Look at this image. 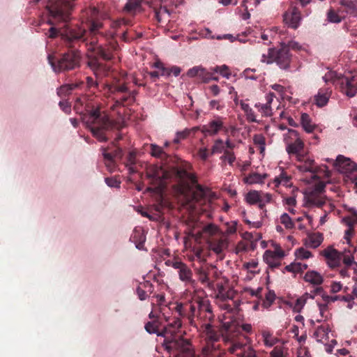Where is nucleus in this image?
I'll use <instances>...</instances> for the list:
<instances>
[{"label":"nucleus","instance_id":"obj_39","mask_svg":"<svg viewBox=\"0 0 357 357\" xmlns=\"http://www.w3.org/2000/svg\"><path fill=\"white\" fill-rule=\"evenodd\" d=\"M356 248H354L353 250H345L344 252H342V260L347 268L351 267L352 264H354V257L352 255V252H356Z\"/></svg>","mask_w":357,"mask_h":357},{"label":"nucleus","instance_id":"obj_10","mask_svg":"<svg viewBox=\"0 0 357 357\" xmlns=\"http://www.w3.org/2000/svg\"><path fill=\"white\" fill-rule=\"evenodd\" d=\"M236 295L237 292L231 288L227 289L222 285L218 287L216 299L220 307L227 312H231L234 308H237L240 302L235 300Z\"/></svg>","mask_w":357,"mask_h":357},{"label":"nucleus","instance_id":"obj_12","mask_svg":"<svg viewBox=\"0 0 357 357\" xmlns=\"http://www.w3.org/2000/svg\"><path fill=\"white\" fill-rule=\"evenodd\" d=\"M165 264L177 271L180 280L187 284L194 283L195 280L192 278V271L190 268L179 258H174L168 259Z\"/></svg>","mask_w":357,"mask_h":357},{"label":"nucleus","instance_id":"obj_20","mask_svg":"<svg viewBox=\"0 0 357 357\" xmlns=\"http://www.w3.org/2000/svg\"><path fill=\"white\" fill-rule=\"evenodd\" d=\"M147 176L159 185L169 178V173L161 167L151 166L147 169Z\"/></svg>","mask_w":357,"mask_h":357},{"label":"nucleus","instance_id":"obj_48","mask_svg":"<svg viewBox=\"0 0 357 357\" xmlns=\"http://www.w3.org/2000/svg\"><path fill=\"white\" fill-rule=\"evenodd\" d=\"M261 195L257 191H250L247 194L246 200L250 204H256L260 202Z\"/></svg>","mask_w":357,"mask_h":357},{"label":"nucleus","instance_id":"obj_17","mask_svg":"<svg viewBox=\"0 0 357 357\" xmlns=\"http://www.w3.org/2000/svg\"><path fill=\"white\" fill-rule=\"evenodd\" d=\"M348 212L350 215L344 217L342 222L349 227L344 232V238L348 243H350L351 237L354 234V226L357 223V210L354 208H349Z\"/></svg>","mask_w":357,"mask_h":357},{"label":"nucleus","instance_id":"obj_50","mask_svg":"<svg viewBox=\"0 0 357 357\" xmlns=\"http://www.w3.org/2000/svg\"><path fill=\"white\" fill-rule=\"evenodd\" d=\"M323 237L321 234H314L309 237L310 247L316 248L322 243Z\"/></svg>","mask_w":357,"mask_h":357},{"label":"nucleus","instance_id":"obj_18","mask_svg":"<svg viewBox=\"0 0 357 357\" xmlns=\"http://www.w3.org/2000/svg\"><path fill=\"white\" fill-rule=\"evenodd\" d=\"M189 77H197V79L202 82H208L210 80H218V77L213 75L212 72H208L202 66H195L189 69L187 72Z\"/></svg>","mask_w":357,"mask_h":357},{"label":"nucleus","instance_id":"obj_56","mask_svg":"<svg viewBox=\"0 0 357 357\" xmlns=\"http://www.w3.org/2000/svg\"><path fill=\"white\" fill-rule=\"evenodd\" d=\"M295 255L298 259H305L310 258L312 256V254L305 248H300L296 250Z\"/></svg>","mask_w":357,"mask_h":357},{"label":"nucleus","instance_id":"obj_43","mask_svg":"<svg viewBox=\"0 0 357 357\" xmlns=\"http://www.w3.org/2000/svg\"><path fill=\"white\" fill-rule=\"evenodd\" d=\"M340 13L337 11L336 12L333 9L328 10L327 13V20L328 22L332 23H340L342 22V19L345 17L344 15H340L339 14Z\"/></svg>","mask_w":357,"mask_h":357},{"label":"nucleus","instance_id":"obj_16","mask_svg":"<svg viewBox=\"0 0 357 357\" xmlns=\"http://www.w3.org/2000/svg\"><path fill=\"white\" fill-rule=\"evenodd\" d=\"M284 23L290 28L296 29L298 27L301 20V11L295 6H291L283 15Z\"/></svg>","mask_w":357,"mask_h":357},{"label":"nucleus","instance_id":"obj_25","mask_svg":"<svg viewBox=\"0 0 357 357\" xmlns=\"http://www.w3.org/2000/svg\"><path fill=\"white\" fill-rule=\"evenodd\" d=\"M305 206L311 207L316 206L317 207H321L325 203L326 200L320 194L317 192H310L309 194L305 195Z\"/></svg>","mask_w":357,"mask_h":357},{"label":"nucleus","instance_id":"obj_6","mask_svg":"<svg viewBox=\"0 0 357 357\" xmlns=\"http://www.w3.org/2000/svg\"><path fill=\"white\" fill-rule=\"evenodd\" d=\"M261 61L267 64L275 63L282 70H289L291 61V54L285 45L279 49L269 48L267 54H263Z\"/></svg>","mask_w":357,"mask_h":357},{"label":"nucleus","instance_id":"obj_46","mask_svg":"<svg viewBox=\"0 0 357 357\" xmlns=\"http://www.w3.org/2000/svg\"><path fill=\"white\" fill-rule=\"evenodd\" d=\"M203 231L204 234L211 236V238L222 235L220 232L218 227L214 224H208L206 225L203 229Z\"/></svg>","mask_w":357,"mask_h":357},{"label":"nucleus","instance_id":"obj_14","mask_svg":"<svg viewBox=\"0 0 357 357\" xmlns=\"http://www.w3.org/2000/svg\"><path fill=\"white\" fill-rule=\"evenodd\" d=\"M192 169V165L186 162L181 161L179 165L172 168V172L181 183L190 181L192 183H197V178L194 174L190 171Z\"/></svg>","mask_w":357,"mask_h":357},{"label":"nucleus","instance_id":"obj_37","mask_svg":"<svg viewBox=\"0 0 357 357\" xmlns=\"http://www.w3.org/2000/svg\"><path fill=\"white\" fill-rule=\"evenodd\" d=\"M205 192L203 188L200 185H197L195 188V190L192 193V202L191 206L194 204V203H198L202 201L205 197Z\"/></svg>","mask_w":357,"mask_h":357},{"label":"nucleus","instance_id":"obj_40","mask_svg":"<svg viewBox=\"0 0 357 357\" xmlns=\"http://www.w3.org/2000/svg\"><path fill=\"white\" fill-rule=\"evenodd\" d=\"M322 298H323L324 301L326 302V303L335 302V301H337V300L344 301L345 302H351V301L354 300V296H350L349 294L347 295V296H331L328 295L324 294L322 296Z\"/></svg>","mask_w":357,"mask_h":357},{"label":"nucleus","instance_id":"obj_27","mask_svg":"<svg viewBox=\"0 0 357 357\" xmlns=\"http://www.w3.org/2000/svg\"><path fill=\"white\" fill-rule=\"evenodd\" d=\"M214 269L215 267L211 266H202L197 270L199 280L202 284H206L209 287L212 282L211 280V274L213 273Z\"/></svg>","mask_w":357,"mask_h":357},{"label":"nucleus","instance_id":"obj_8","mask_svg":"<svg viewBox=\"0 0 357 357\" xmlns=\"http://www.w3.org/2000/svg\"><path fill=\"white\" fill-rule=\"evenodd\" d=\"M105 90L109 94H115L116 93H125L121 98L115 99L114 103L110 106V109L112 111H117L119 107L125 106L127 102L130 103L135 100V92L130 91L125 84H118L112 83L107 84Z\"/></svg>","mask_w":357,"mask_h":357},{"label":"nucleus","instance_id":"obj_7","mask_svg":"<svg viewBox=\"0 0 357 357\" xmlns=\"http://www.w3.org/2000/svg\"><path fill=\"white\" fill-rule=\"evenodd\" d=\"M296 160L300 162L297 165V169L303 172H310L313 174V179H320L321 177L329 178L331 172L326 165L317 166L314 160L310 158L307 154L303 153V158H297Z\"/></svg>","mask_w":357,"mask_h":357},{"label":"nucleus","instance_id":"obj_58","mask_svg":"<svg viewBox=\"0 0 357 357\" xmlns=\"http://www.w3.org/2000/svg\"><path fill=\"white\" fill-rule=\"evenodd\" d=\"M154 66L160 72V76H169L170 75V72L169 70V68H165L162 63L156 62L154 63Z\"/></svg>","mask_w":357,"mask_h":357},{"label":"nucleus","instance_id":"obj_34","mask_svg":"<svg viewBox=\"0 0 357 357\" xmlns=\"http://www.w3.org/2000/svg\"><path fill=\"white\" fill-rule=\"evenodd\" d=\"M264 260L268 265L269 267L274 268L280 266L281 263L280 259L273 256L272 250H266L264 254Z\"/></svg>","mask_w":357,"mask_h":357},{"label":"nucleus","instance_id":"obj_21","mask_svg":"<svg viewBox=\"0 0 357 357\" xmlns=\"http://www.w3.org/2000/svg\"><path fill=\"white\" fill-rule=\"evenodd\" d=\"M222 129H227L224 126V123L222 121V117L216 116L213 120L210 121L207 125H205L202 128V132L206 135H215L219 131Z\"/></svg>","mask_w":357,"mask_h":357},{"label":"nucleus","instance_id":"obj_57","mask_svg":"<svg viewBox=\"0 0 357 357\" xmlns=\"http://www.w3.org/2000/svg\"><path fill=\"white\" fill-rule=\"evenodd\" d=\"M211 70L215 73H218L221 75H222L223 77H226L227 78H229V77L231 75L229 68L226 65L216 66L214 68H211Z\"/></svg>","mask_w":357,"mask_h":357},{"label":"nucleus","instance_id":"obj_49","mask_svg":"<svg viewBox=\"0 0 357 357\" xmlns=\"http://www.w3.org/2000/svg\"><path fill=\"white\" fill-rule=\"evenodd\" d=\"M222 161H227L229 165L232 166L236 160V156L232 151L225 149L223 155L220 157Z\"/></svg>","mask_w":357,"mask_h":357},{"label":"nucleus","instance_id":"obj_60","mask_svg":"<svg viewBox=\"0 0 357 357\" xmlns=\"http://www.w3.org/2000/svg\"><path fill=\"white\" fill-rule=\"evenodd\" d=\"M225 226H226L225 232L227 234H233L236 232V226H237L236 221H231L230 222H227L225 224Z\"/></svg>","mask_w":357,"mask_h":357},{"label":"nucleus","instance_id":"obj_13","mask_svg":"<svg viewBox=\"0 0 357 357\" xmlns=\"http://www.w3.org/2000/svg\"><path fill=\"white\" fill-rule=\"evenodd\" d=\"M122 139L121 134L119 133L113 142L115 149L109 151V148H102V155L105 164L109 172H114L116 169V159H121L123 155V151L120 147L116 146V143Z\"/></svg>","mask_w":357,"mask_h":357},{"label":"nucleus","instance_id":"obj_61","mask_svg":"<svg viewBox=\"0 0 357 357\" xmlns=\"http://www.w3.org/2000/svg\"><path fill=\"white\" fill-rule=\"evenodd\" d=\"M275 298V294L273 291H268L266 294V301L264 302L265 306H270Z\"/></svg>","mask_w":357,"mask_h":357},{"label":"nucleus","instance_id":"obj_11","mask_svg":"<svg viewBox=\"0 0 357 357\" xmlns=\"http://www.w3.org/2000/svg\"><path fill=\"white\" fill-rule=\"evenodd\" d=\"M333 165L338 170L346 174L353 183L357 185V165L352 162L349 158H347L342 155L337 157Z\"/></svg>","mask_w":357,"mask_h":357},{"label":"nucleus","instance_id":"obj_38","mask_svg":"<svg viewBox=\"0 0 357 357\" xmlns=\"http://www.w3.org/2000/svg\"><path fill=\"white\" fill-rule=\"evenodd\" d=\"M151 154L152 156L161 160H166L168 158V155L162 147L153 144H151Z\"/></svg>","mask_w":357,"mask_h":357},{"label":"nucleus","instance_id":"obj_19","mask_svg":"<svg viewBox=\"0 0 357 357\" xmlns=\"http://www.w3.org/2000/svg\"><path fill=\"white\" fill-rule=\"evenodd\" d=\"M341 91L349 97H354L357 93V79L354 77H343L339 79Z\"/></svg>","mask_w":357,"mask_h":357},{"label":"nucleus","instance_id":"obj_59","mask_svg":"<svg viewBox=\"0 0 357 357\" xmlns=\"http://www.w3.org/2000/svg\"><path fill=\"white\" fill-rule=\"evenodd\" d=\"M105 181L106 184L111 188H120L121 181L115 177H107Z\"/></svg>","mask_w":357,"mask_h":357},{"label":"nucleus","instance_id":"obj_42","mask_svg":"<svg viewBox=\"0 0 357 357\" xmlns=\"http://www.w3.org/2000/svg\"><path fill=\"white\" fill-rule=\"evenodd\" d=\"M169 10L166 7H160L155 10V17L158 22H161L163 20L169 21Z\"/></svg>","mask_w":357,"mask_h":357},{"label":"nucleus","instance_id":"obj_30","mask_svg":"<svg viewBox=\"0 0 357 357\" xmlns=\"http://www.w3.org/2000/svg\"><path fill=\"white\" fill-rule=\"evenodd\" d=\"M273 102V95L269 94L266 96V103H257L255 107L258 109L259 112H260L263 116H272V108L271 106V102Z\"/></svg>","mask_w":357,"mask_h":357},{"label":"nucleus","instance_id":"obj_2","mask_svg":"<svg viewBox=\"0 0 357 357\" xmlns=\"http://www.w3.org/2000/svg\"><path fill=\"white\" fill-rule=\"evenodd\" d=\"M79 103L84 105V111L87 114L84 119L87 127L93 136L99 142H106L108 139L107 132L119 130V125L111 120L106 114L100 112L97 102L90 100L86 97L79 98L76 100L75 108Z\"/></svg>","mask_w":357,"mask_h":357},{"label":"nucleus","instance_id":"obj_62","mask_svg":"<svg viewBox=\"0 0 357 357\" xmlns=\"http://www.w3.org/2000/svg\"><path fill=\"white\" fill-rule=\"evenodd\" d=\"M138 6L139 5L136 1H129L126 3L124 6V10L129 13L132 12L136 10Z\"/></svg>","mask_w":357,"mask_h":357},{"label":"nucleus","instance_id":"obj_5","mask_svg":"<svg viewBox=\"0 0 357 357\" xmlns=\"http://www.w3.org/2000/svg\"><path fill=\"white\" fill-rule=\"evenodd\" d=\"M80 52L77 50H69L61 54L54 60L52 56H48V61L53 70L56 73L70 71L79 68L81 61Z\"/></svg>","mask_w":357,"mask_h":357},{"label":"nucleus","instance_id":"obj_26","mask_svg":"<svg viewBox=\"0 0 357 357\" xmlns=\"http://www.w3.org/2000/svg\"><path fill=\"white\" fill-rule=\"evenodd\" d=\"M200 328L202 331L208 344L218 342L220 338L219 332L214 329L211 324L201 327Z\"/></svg>","mask_w":357,"mask_h":357},{"label":"nucleus","instance_id":"obj_15","mask_svg":"<svg viewBox=\"0 0 357 357\" xmlns=\"http://www.w3.org/2000/svg\"><path fill=\"white\" fill-rule=\"evenodd\" d=\"M227 349L239 357H258L256 351L250 345L243 344L236 340L227 341Z\"/></svg>","mask_w":357,"mask_h":357},{"label":"nucleus","instance_id":"obj_31","mask_svg":"<svg viewBox=\"0 0 357 357\" xmlns=\"http://www.w3.org/2000/svg\"><path fill=\"white\" fill-rule=\"evenodd\" d=\"M82 84H84V82L82 81L77 83L63 84L57 89V94L61 98L65 97L69 95L73 90L80 87Z\"/></svg>","mask_w":357,"mask_h":357},{"label":"nucleus","instance_id":"obj_24","mask_svg":"<svg viewBox=\"0 0 357 357\" xmlns=\"http://www.w3.org/2000/svg\"><path fill=\"white\" fill-rule=\"evenodd\" d=\"M228 242L223 235L212 237L208 240L209 249L217 255L221 254L227 248Z\"/></svg>","mask_w":357,"mask_h":357},{"label":"nucleus","instance_id":"obj_3","mask_svg":"<svg viewBox=\"0 0 357 357\" xmlns=\"http://www.w3.org/2000/svg\"><path fill=\"white\" fill-rule=\"evenodd\" d=\"M175 310L197 328L211 324L215 317L211 302L206 297L195 296L190 301L178 303Z\"/></svg>","mask_w":357,"mask_h":357},{"label":"nucleus","instance_id":"obj_33","mask_svg":"<svg viewBox=\"0 0 357 357\" xmlns=\"http://www.w3.org/2000/svg\"><path fill=\"white\" fill-rule=\"evenodd\" d=\"M132 241L135 243V246L139 250H144V243L146 241V236L140 230L135 229L131 236Z\"/></svg>","mask_w":357,"mask_h":357},{"label":"nucleus","instance_id":"obj_9","mask_svg":"<svg viewBox=\"0 0 357 357\" xmlns=\"http://www.w3.org/2000/svg\"><path fill=\"white\" fill-rule=\"evenodd\" d=\"M284 141L289 155H294L296 158H303L305 144L298 131L288 129V132L284 135Z\"/></svg>","mask_w":357,"mask_h":357},{"label":"nucleus","instance_id":"obj_36","mask_svg":"<svg viewBox=\"0 0 357 357\" xmlns=\"http://www.w3.org/2000/svg\"><path fill=\"white\" fill-rule=\"evenodd\" d=\"M301 123L303 128L308 133L312 132L315 128V125L312 123L311 118L306 113L301 114Z\"/></svg>","mask_w":357,"mask_h":357},{"label":"nucleus","instance_id":"obj_35","mask_svg":"<svg viewBox=\"0 0 357 357\" xmlns=\"http://www.w3.org/2000/svg\"><path fill=\"white\" fill-rule=\"evenodd\" d=\"M291 177L289 176L285 172L282 171L279 176H275L273 180V183L275 187L280 185H282L286 187L291 185Z\"/></svg>","mask_w":357,"mask_h":357},{"label":"nucleus","instance_id":"obj_64","mask_svg":"<svg viewBox=\"0 0 357 357\" xmlns=\"http://www.w3.org/2000/svg\"><path fill=\"white\" fill-rule=\"evenodd\" d=\"M247 120L250 122H257L258 121L256 119V116L255 114V112L252 110V109L250 107L249 110L245 113Z\"/></svg>","mask_w":357,"mask_h":357},{"label":"nucleus","instance_id":"obj_32","mask_svg":"<svg viewBox=\"0 0 357 357\" xmlns=\"http://www.w3.org/2000/svg\"><path fill=\"white\" fill-rule=\"evenodd\" d=\"M305 282H310L314 285H319L322 284L324 279L323 277L317 271H307L304 277Z\"/></svg>","mask_w":357,"mask_h":357},{"label":"nucleus","instance_id":"obj_51","mask_svg":"<svg viewBox=\"0 0 357 357\" xmlns=\"http://www.w3.org/2000/svg\"><path fill=\"white\" fill-rule=\"evenodd\" d=\"M158 327L159 324L157 321H149L145 324V329L150 334L156 333L158 335V333H161L159 331Z\"/></svg>","mask_w":357,"mask_h":357},{"label":"nucleus","instance_id":"obj_45","mask_svg":"<svg viewBox=\"0 0 357 357\" xmlns=\"http://www.w3.org/2000/svg\"><path fill=\"white\" fill-rule=\"evenodd\" d=\"M261 335L266 347H271L278 342V340L273 337L272 333L268 331H263Z\"/></svg>","mask_w":357,"mask_h":357},{"label":"nucleus","instance_id":"obj_22","mask_svg":"<svg viewBox=\"0 0 357 357\" xmlns=\"http://www.w3.org/2000/svg\"><path fill=\"white\" fill-rule=\"evenodd\" d=\"M338 12L341 15L357 17V0H340Z\"/></svg>","mask_w":357,"mask_h":357},{"label":"nucleus","instance_id":"obj_44","mask_svg":"<svg viewBox=\"0 0 357 357\" xmlns=\"http://www.w3.org/2000/svg\"><path fill=\"white\" fill-rule=\"evenodd\" d=\"M328 328L320 326H318L314 333V337L316 338L317 342H321L324 339L328 337Z\"/></svg>","mask_w":357,"mask_h":357},{"label":"nucleus","instance_id":"obj_47","mask_svg":"<svg viewBox=\"0 0 357 357\" xmlns=\"http://www.w3.org/2000/svg\"><path fill=\"white\" fill-rule=\"evenodd\" d=\"M254 144L259 147L260 153H263L265 151L266 139L261 134L255 135L253 137Z\"/></svg>","mask_w":357,"mask_h":357},{"label":"nucleus","instance_id":"obj_41","mask_svg":"<svg viewBox=\"0 0 357 357\" xmlns=\"http://www.w3.org/2000/svg\"><path fill=\"white\" fill-rule=\"evenodd\" d=\"M266 177V174L261 175L257 172L251 173L245 177V183L248 184L262 183L264 179Z\"/></svg>","mask_w":357,"mask_h":357},{"label":"nucleus","instance_id":"obj_29","mask_svg":"<svg viewBox=\"0 0 357 357\" xmlns=\"http://www.w3.org/2000/svg\"><path fill=\"white\" fill-rule=\"evenodd\" d=\"M153 290V286L149 281H145L137 288V294L141 301L147 298V293L151 294Z\"/></svg>","mask_w":357,"mask_h":357},{"label":"nucleus","instance_id":"obj_4","mask_svg":"<svg viewBox=\"0 0 357 357\" xmlns=\"http://www.w3.org/2000/svg\"><path fill=\"white\" fill-rule=\"evenodd\" d=\"M181 327L179 319H174L169 323L162 330L158 336L165 337L162 346L169 354V357H193L194 351L190 342L176 335V331Z\"/></svg>","mask_w":357,"mask_h":357},{"label":"nucleus","instance_id":"obj_63","mask_svg":"<svg viewBox=\"0 0 357 357\" xmlns=\"http://www.w3.org/2000/svg\"><path fill=\"white\" fill-rule=\"evenodd\" d=\"M283 349L280 347H275L270 353V357H283Z\"/></svg>","mask_w":357,"mask_h":357},{"label":"nucleus","instance_id":"obj_23","mask_svg":"<svg viewBox=\"0 0 357 357\" xmlns=\"http://www.w3.org/2000/svg\"><path fill=\"white\" fill-rule=\"evenodd\" d=\"M323 255L331 268L338 267L341 264L342 253L333 248H327L323 251Z\"/></svg>","mask_w":357,"mask_h":357},{"label":"nucleus","instance_id":"obj_54","mask_svg":"<svg viewBox=\"0 0 357 357\" xmlns=\"http://www.w3.org/2000/svg\"><path fill=\"white\" fill-rule=\"evenodd\" d=\"M225 150V149L223 141L220 139H218L215 141L214 144L212 146L211 154L220 153L222 152L224 153Z\"/></svg>","mask_w":357,"mask_h":357},{"label":"nucleus","instance_id":"obj_1","mask_svg":"<svg viewBox=\"0 0 357 357\" xmlns=\"http://www.w3.org/2000/svg\"><path fill=\"white\" fill-rule=\"evenodd\" d=\"M103 28L102 22L93 20L89 25V36L86 37V31L81 27H70L65 25L63 28L52 26L49 29L48 37L54 38L61 36L64 44L69 48H75L77 43L85 42L88 47V51L92 52L93 56L88 61V66L97 75L98 74H106L109 71V67L100 63L98 59L109 61L113 58V52L116 45L102 46L98 45L96 36L101 34Z\"/></svg>","mask_w":357,"mask_h":357},{"label":"nucleus","instance_id":"obj_53","mask_svg":"<svg viewBox=\"0 0 357 357\" xmlns=\"http://www.w3.org/2000/svg\"><path fill=\"white\" fill-rule=\"evenodd\" d=\"M280 220L281 224H282L287 229H292L294 227V223L287 213H283L280 216Z\"/></svg>","mask_w":357,"mask_h":357},{"label":"nucleus","instance_id":"obj_52","mask_svg":"<svg viewBox=\"0 0 357 357\" xmlns=\"http://www.w3.org/2000/svg\"><path fill=\"white\" fill-rule=\"evenodd\" d=\"M307 296H308V294H305L303 296L298 298L296 300L295 304L293 307L294 312H301V310H302V308L303 307V306L305 305V304L306 303Z\"/></svg>","mask_w":357,"mask_h":357},{"label":"nucleus","instance_id":"obj_28","mask_svg":"<svg viewBox=\"0 0 357 357\" xmlns=\"http://www.w3.org/2000/svg\"><path fill=\"white\" fill-rule=\"evenodd\" d=\"M331 94V90L329 88H322L318 91L317 95L314 96V102L319 107L325 106L329 100Z\"/></svg>","mask_w":357,"mask_h":357},{"label":"nucleus","instance_id":"obj_55","mask_svg":"<svg viewBox=\"0 0 357 357\" xmlns=\"http://www.w3.org/2000/svg\"><path fill=\"white\" fill-rule=\"evenodd\" d=\"M190 133V130L185 129L182 131L177 132L173 142L174 144H178L181 140L186 139Z\"/></svg>","mask_w":357,"mask_h":357}]
</instances>
